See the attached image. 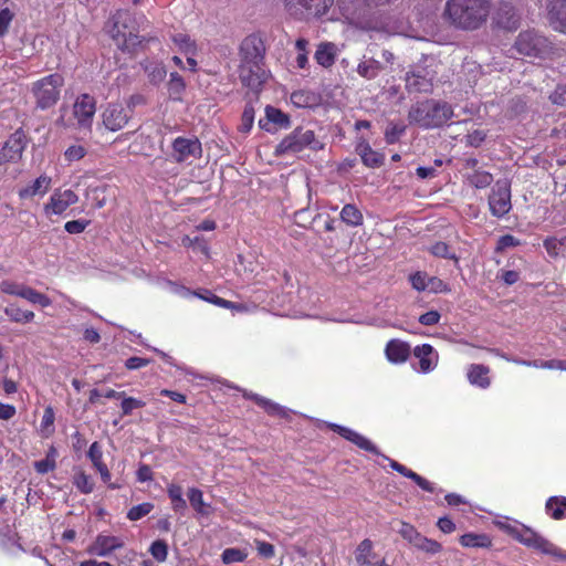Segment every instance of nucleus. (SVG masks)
Segmentation results:
<instances>
[{
    "mask_svg": "<svg viewBox=\"0 0 566 566\" xmlns=\"http://www.w3.org/2000/svg\"><path fill=\"white\" fill-rule=\"evenodd\" d=\"M490 8V0H448L443 17L458 29L475 30L486 21Z\"/></svg>",
    "mask_w": 566,
    "mask_h": 566,
    "instance_id": "1",
    "label": "nucleus"
},
{
    "mask_svg": "<svg viewBox=\"0 0 566 566\" xmlns=\"http://www.w3.org/2000/svg\"><path fill=\"white\" fill-rule=\"evenodd\" d=\"M453 115V109L447 102L426 99L410 107L408 119L410 124L430 129L443 126Z\"/></svg>",
    "mask_w": 566,
    "mask_h": 566,
    "instance_id": "2",
    "label": "nucleus"
},
{
    "mask_svg": "<svg viewBox=\"0 0 566 566\" xmlns=\"http://www.w3.org/2000/svg\"><path fill=\"white\" fill-rule=\"evenodd\" d=\"M305 148L318 150L323 148V144L315 138L313 130L297 127L281 140L275 148V154H296Z\"/></svg>",
    "mask_w": 566,
    "mask_h": 566,
    "instance_id": "3",
    "label": "nucleus"
},
{
    "mask_svg": "<svg viewBox=\"0 0 566 566\" xmlns=\"http://www.w3.org/2000/svg\"><path fill=\"white\" fill-rule=\"evenodd\" d=\"M514 48L522 55L539 59H545L553 50L549 40L535 30L521 32Z\"/></svg>",
    "mask_w": 566,
    "mask_h": 566,
    "instance_id": "4",
    "label": "nucleus"
},
{
    "mask_svg": "<svg viewBox=\"0 0 566 566\" xmlns=\"http://www.w3.org/2000/svg\"><path fill=\"white\" fill-rule=\"evenodd\" d=\"M64 84L62 75L55 73L48 75L33 84L36 106L46 109L56 104L60 98L61 87Z\"/></svg>",
    "mask_w": 566,
    "mask_h": 566,
    "instance_id": "5",
    "label": "nucleus"
},
{
    "mask_svg": "<svg viewBox=\"0 0 566 566\" xmlns=\"http://www.w3.org/2000/svg\"><path fill=\"white\" fill-rule=\"evenodd\" d=\"M521 544L536 549L545 555H551L557 557L559 559H566V553H564L556 545L551 543L548 539L544 538L533 530L522 525L518 528V533L515 538Z\"/></svg>",
    "mask_w": 566,
    "mask_h": 566,
    "instance_id": "6",
    "label": "nucleus"
},
{
    "mask_svg": "<svg viewBox=\"0 0 566 566\" xmlns=\"http://www.w3.org/2000/svg\"><path fill=\"white\" fill-rule=\"evenodd\" d=\"M398 532L403 539L420 551L429 554H437L442 551V545L439 542L423 536L409 523L401 522V527Z\"/></svg>",
    "mask_w": 566,
    "mask_h": 566,
    "instance_id": "7",
    "label": "nucleus"
},
{
    "mask_svg": "<svg viewBox=\"0 0 566 566\" xmlns=\"http://www.w3.org/2000/svg\"><path fill=\"white\" fill-rule=\"evenodd\" d=\"M489 206L494 217L501 218L512 208L511 190L506 181H497L489 197Z\"/></svg>",
    "mask_w": 566,
    "mask_h": 566,
    "instance_id": "8",
    "label": "nucleus"
},
{
    "mask_svg": "<svg viewBox=\"0 0 566 566\" xmlns=\"http://www.w3.org/2000/svg\"><path fill=\"white\" fill-rule=\"evenodd\" d=\"M202 154L201 143L198 138L177 137L172 142V158L176 163H186L200 158Z\"/></svg>",
    "mask_w": 566,
    "mask_h": 566,
    "instance_id": "9",
    "label": "nucleus"
},
{
    "mask_svg": "<svg viewBox=\"0 0 566 566\" xmlns=\"http://www.w3.org/2000/svg\"><path fill=\"white\" fill-rule=\"evenodd\" d=\"M433 72L417 66L406 73V88L410 93H429L432 88Z\"/></svg>",
    "mask_w": 566,
    "mask_h": 566,
    "instance_id": "10",
    "label": "nucleus"
},
{
    "mask_svg": "<svg viewBox=\"0 0 566 566\" xmlns=\"http://www.w3.org/2000/svg\"><path fill=\"white\" fill-rule=\"evenodd\" d=\"M264 52L262 39L255 34L248 35L240 45L241 63L262 64Z\"/></svg>",
    "mask_w": 566,
    "mask_h": 566,
    "instance_id": "11",
    "label": "nucleus"
},
{
    "mask_svg": "<svg viewBox=\"0 0 566 566\" xmlns=\"http://www.w3.org/2000/svg\"><path fill=\"white\" fill-rule=\"evenodd\" d=\"M95 99L88 94L80 95L73 105V118L77 126L90 128L95 115Z\"/></svg>",
    "mask_w": 566,
    "mask_h": 566,
    "instance_id": "12",
    "label": "nucleus"
},
{
    "mask_svg": "<svg viewBox=\"0 0 566 566\" xmlns=\"http://www.w3.org/2000/svg\"><path fill=\"white\" fill-rule=\"evenodd\" d=\"M266 76V72L262 69V64L241 63L239 66V77L241 83L255 93L261 90Z\"/></svg>",
    "mask_w": 566,
    "mask_h": 566,
    "instance_id": "13",
    "label": "nucleus"
},
{
    "mask_svg": "<svg viewBox=\"0 0 566 566\" xmlns=\"http://www.w3.org/2000/svg\"><path fill=\"white\" fill-rule=\"evenodd\" d=\"M78 200L77 195L70 190H55L48 203L44 205V213L50 214H62L70 206L76 203Z\"/></svg>",
    "mask_w": 566,
    "mask_h": 566,
    "instance_id": "14",
    "label": "nucleus"
},
{
    "mask_svg": "<svg viewBox=\"0 0 566 566\" xmlns=\"http://www.w3.org/2000/svg\"><path fill=\"white\" fill-rule=\"evenodd\" d=\"M102 116L104 126L112 132H116L128 123L130 109L125 108L120 104H109Z\"/></svg>",
    "mask_w": 566,
    "mask_h": 566,
    "instance_id": "15",
    "label": "nucleus"
},
{
    "mask_svg": "<svg viewBox=\"0 0 566 566\" xmlns=\"http://www.w3.org/2000/svg\"><path fill=\"white\" fill-rule=\"evenodd\" d=\"M546 8L551 25L566 32V0H547Z\"/></svg>",
    "mask_w": 566,
    "mask_h": 566,
    "instance_id": "16",
    "label": "nucleus"
},
{
    "mask_svg": "<svg viewBox=\"0 0 566 566\" xmlns=\"http://www.w3.org/2000/svg\"><path fill=\"white\" fill-rule=\"evenodd\" d=\"M496 23L507 30L516 29L520 17L514 6L510 2H501L495 11Z\"/></svg>",
    "mask_w": 566,
    "mask_h": 566,
    "instance_id": "17",
    "label": "nucleus"
},
{
    "mask_svg": "<svg viewBox=\"0 0 566 566\" xmlns=\"http://www.w3.org/2000/svg\"><path fill=\"white\" fill-rule=\"evenodd\" d=\"M114 19L115 20H114L113 27L109 30L112 38L114 39V41L116 42V45L120 50L127 51V52H133L137 48V45L140 44L139 36L136 34H133L132 32H129L128 34H126L125 32H122L118 27V23H119L118 19L117 18H114Z\"/></svg>",
    "mask_w": 566,
    "mask_h": 566,
    "instance_id": "18",
    "label": "nucleus"
},
{
    "mask_svg": "<svg viewBox=\"0 0 566 566\" xmlns=\"http://www.w3.org/2000/svg\"><path fill=\"white\" fill-rule=\"evenodd\" d=\"M244 397L253 400L258 406H260L262 409H264V411L270 416H274V417H279V418H289L290 417V413H291L290 409L281 406L268 398H264L258 394L244 392Z\"/></svg>",
    "mask_w": 566,
    "mask_h": 566,
    "instance_id": "19",
    "label": "nucleus"
},
{
    "mask_svg": "<svg viewBox=\"0 0 566 566\" xmlns=\"http://www.w3.org/2000/svg\"><path fill=\"white\" fill-rule=\"evenodd\" d=\"M271 124L279 128H287L290 126V118L279 108L269 105L265 107V118H261L259 120V126L262 129L270 132L272 129L270 127Z\"/></svg>",
    "mask_w": 566,
    "mask_h": 566,
    "instance_id": "20",
    "label": "nucleus"
},
{
    "mask_svg": "<svg viewBox=\"0 0 566 566\" xmlns=\"http://www.w3.org/2000/svg\"><path fill=\"white\" fill-rule=\"evenodd\" d=\"M386 357L394 364L405 363L410 356L411 348L408 343L400 339H391L386 345Z\"/></svg>",
    "mask_w": 566,
    "mask_h": 566,
    "instance_id": "21",
    "label": "nucleus"
},
{
    "mask_svg": "<svg viewBox=\"0 0 566 566\" xmlns=\"http://www.w3.org/2000/svg\"><path fill=\"white\" fill-rule=\"evenodd\" d=\"M356 153L361 158L363 164L368 168H379L385 161V155L374 150L365 140L357 144Z\"/></svg>",
    "mask_w": 566,
    "mask_h": 566,
    "instance_id": "22",
    "label": "nucleus"
},
{
    "mask_svg": "<svg viewBox=\"0 0 566 566\" xmlns=\"http://www.w3.org/2000/svg\"><path fill=\"white\" fill-rule=\"evenodd\" d=\"M124 545L123 541L117 536L98 535L91 548V552L97 556H107Z\"/></svg>",
    "mask_w": 566,
    "mask_h": 566,
    "instance_id": "23",
    "label": "nucleus"
},
{
    "mask_svg": "<svg viewBox=\"0 0 566 566\" xmlns=\"http://www.w3.org/2000/svg\"><path fill=\"white\" fill-rule=\"evenodd\" d=\"M51 177L41 175L30 186H27L19 190V197L21 199L31 198L34 196H44L51 188Z\"/></svg>",
    "mask_w": 566,
    "mask_h": 566,
    "instance_id": "24",
    "label": "nucleus"
},
{
    "mask_svg": "<svg viewBox=\"0 0 566 566\" xmlns=\"http://www.w3.org/2000/svg\"><path fill=\"white\" fill-rule=\"evenodd\" d=\"M459 543L467 548H490L492 538L485 533H465L459 537Z\"/></svg>",
    "mask_w": 566,
    "mask_h": 566,
    "instance_id": "25",
    "label": "nucleus"
},
{
    "mask_svg": "<svg viewBox=\"0 0 566 566\" xmlns=\"http://www.w3.org/2000/svg\"><path fill=\"white\" fill-rule=\"evenodd\" d=\"M87 457L92 461L93 465L96 468V470L99 472L102 480L107 483L111 479V473L106 467V464L103 462V451L102 447L98 442H93L88 449Z\"/></svg>",
    "mask_w": 566,
    "mask_h": 566,
    "instance_id": "26",
    "label": "nucleus"
},
{
    "mask_svg": "<svg viewBox=\"0 0 566 566\" xmlns=\"http://www.w3.org/2000/svg\"><path fill=\"white\" fill-rule=\"evenodd\" d=\"M25 148L24 136L20 132H15L4 143L2 151H6L7 156H12L11 161H15L21 158L22 153Z\"/></svg>",
    "mask_w": 566,
    "mask_h": 566,
    "instance_id": "27",
    "label": "nucleus"
},
{
    "mask_svg": "<svg viewBox=\"0 0 566 566\" xmlns=\"http://www.w3.org/2000/svg\"><path fill=\"white\" fill-rule=\"evenodd\" d=\"M490 369L484 365L473 364L468 371L469 381L483 389L488 388L491 384L489 377Z\"/></svg>",
    "mask_w": 566,
    "mask_h": 566,
    "instance_id": "28",
    "label": "nucleus"
},
{
    "mask_svg": "<svg viewBox=\"0 0 566 566\" xmlns=\"http://www.w3.org/2000/svg\"><path fill=\"white\" fill-rule=\"evenodd\" d=\"M142 65L151 84L158 85L165 80L167 70L163 63L157 61H145Z\"/></svg>",
    "mask_w": 566,
    "mask_h": 566,
    "instance_id": "29",
    "label": "nucleus"
},
{
    "mask_svg": "<svg viewBox=\"0 0 566 566\" xmlns=\"http://www.w3.org/2000/svg\"><path fill=\"white\" fill-rule=\"evenodd\" d=\"M413 354L417 358H419L420 369L422 373H428L436 367V361L431 358L433 354V348L429 344H423L421 346H417L413 350Z\"/></svg>",
    "mask_w": 566,
    "mask_h": 566,
    "instance_id": "30",
    "label": "nucleus"
},
{
    "mask_svg": "<svg viewBox=\"0 0 566 566\" xmlns=\"http://www.w3.org/2000/svg\"><path fill=\"white\" fill-rule=\"evenodd\" d=\"M340 219L349 227H359L364 222L361 211L352 203H347L343 207L340 211Z\"/></svg>",
    "mask_w": 566,
    "mask_h": 566,
    "instance_id": "31",
    "label": "nucleus"
},
{
    "mask_svg": "<svg viewBox=\"0 0 566 566\" xmlns=\"http://www.w3.org/2000/svg\"><path fill=\"white\" fill-rule=\"evenodd\" d=\"M373 542L369 538H365L359 543L355 552L356 563L360 566L371 565V558L375 556L373 552Z\"/></svg>",
    "mask_w": 566,
    "mask_h": 566,
    "instance_id": "32",
    "label": "nucleus"
},
{
    "mask_svg": "<svg viewBox=\"0 0 566 566\" xmlns=\"http://www.w3.org/2000/svg\"><path fill=\"white\" fill-rule=\"evenodd\" d=\"M545 509L554 520L566 517V497H548Z\"/></svg>",
    "mask_w": 566,
    "mask_h": 566,
    "instance_id": "33",
    "label": "nucleus"
},
{
    "mask_svg": "<svg viewBox=\"0 0 566 566\" xmlns=\"http://www.w3.org/2000/svg\"><path fill=\"white\" fill-rule=\"evenodd\" d=\"M315 60L324 67L333 65L335 62V45L332 43L321 44L315 52Z\"/></svg>",
    "mask_w": 566,
    "mask_h": 566,
    "instance_id": "34",
    "label": "nucleus"
},
{
    "mask_svg": "<svg viewBox=\"0 0 566 566\" xmlns=\"http://www.w3.org/2000/svg\"><path fill=\"white\" fill-rule=\"evenodd\" d=\"M167 86L170 98L174 101H181L182 94L186 90V83L177 72L170 73Z\"/></svg>",
    "mask_w": 566,
    "mask_h": 566,
    "instance_id": "35",
    "label": "nucleus"
},
{
    "mask_svg": "<svg viewBox=\"0 0 566 566\" xmlns=\"http://www.w3.org/2000/svg\"><path fill=\"white\" fill-rule=\"evenodd\" d=\"M310 0H284V7L291 17L307 19V7Z\"/></svg>",
    "mask_w": 566,
    "mask_h": 566,
    "instance_id": "36",
    "label": "nucleus"
},
{
    "mask_svg": "<svg viewBox=\"0 0 566 566\" xmlns=\"http://www.w3.org/2000/svg\"><path fill=\"white\" fill-rule=\"evenodd\" d=\"M382 70L380 62L370 59L368 61H363L357 66V73L367 80L375 78L379 72Z\"/></svg>",
    "mask_w": 566,
    "mask_h": 566,
    "instance_id": "37",
    "label": "nucleus"
},
{
    "mask_svg": "<svg viewBox=\"0 0 566 566\" xmlns=\"http://www.w3.org/2000/svg\"><path fill=\"white\" fill-rule=\"evenodd\" d=\"M4 314L9 317L11 322L14 323H28L34 318V313L31 311H23L15 306L14 304H10L4 308Z\"/></svg>",
    "mask_w": 566,
    "mask_h": 566,
    "instance_id": "38",
    "label": "nucleus"
},
{
    "mask_svg": "<svg viewBox=\"0 0 566 566\" xmlns=\"http://www.w3.org/2000/svg\"><path fill=\"white\" fill-rule=\"evenodd\" d=\"M429 252L437 258L453 260L455 263L459 262V258L446 242H434L429 247Z\"/></svg>",
    "mask_w": 566,
    "mask_h": 566,
    "instance_id": "39",
    "label": "nucleus"
},
{
    "mask_svg": "<svg viewBox=\"0 0 566 566\" xmlns=\"http://www.w3.org/2000/svg\"><path fill=\"white\" fill-rule=\"evenodd\" d=\"M467 179L475 188H486L491 185L493 177L491 174L478 169L468 174Z\"/></svg>",
    "mask_w": 566,
    "mask_h": 566,
    "instance_id": "40",
    "label": "nucleus"
},
{
    "mask_svg": "<svg viewBox=\"0 0 566 566\" xmlns=\"http://www.w3.org/2000/svg\"><path fill=\"white\" fill-rule=\"evenodd\" d=\"M20 297L28 300L32 304H39L42 307H46L51 304V301L46 295L27 285L24 286L23 293H20Z\"/></svg>",
    "mask_w": 566,
    "mask_h": 566,
    "instance_id": "41",
    "label": "nucleus"
},
{
    "mask_svg": "<svg viewBox=\"0 0 566 566\" xmlns=\"http://www.w3.org/2000/svg\"><path fill=\"white\" fill-rule=\"evenodd\" d=\"M332 4L333 0H310L307 7V19L325 14Z\"/></svg>",
    "mask_w": 566,
    "mask_h": 566,
    "instance_id": "42",
    "label": "nucleus"
},
{
    "mask_svg": "<svg viewBox=\"0 0 566 566\" xmlns=\"http://www.w3.org/2000/svg\"><path fill=\"white\" fill-rule=\"evenodd\" d=\"M247 557L248 552L245 549L235 547L226 548L221 554V560L227 565L244 562Z\"/></svg>",
    "mask_w": 566,
    "mask_h": 566,
    "instance_id": "43",
    "label": "nucleus"
},
{
    "mask_svg": "<svg viewBox=\"0 0 566 566\" xmlns=\"http://www.w3.org/2000/svg\"><path fill=\"white\" fill-rule=\"evenodd\" d=\"M149 552L158 563H163L168 556V545L164 539H157L151 543Z\"/></svg>",
    "mask_w": 566,
    "mask_h": 566,
    "instance_id": "44",
    "label": "nucleus"
},
{
    "mask_svg": "<svg viewBox=\"0 0 566 566\" xmlns=\"http://www.w3.org/2000/svg\"><path fill=\"white\" fill-rule=\"evenodd\" d=\"M154 509V505L149 502H144L142 504L133 506L127 512V518L130 521H138L149 514Z\"/></svg>",
    "mask_w": 566,
    "mask_h": 566,
    "instance_id": "45",
    "label": "nucleus"
},
{
    "mask_svg": "<svg viewBox=\"0 0 566 566\" xmlns=\"http://www.w3.org/2000/svg\"><path fill=\"white\" fill-rule=\"evenodd\" d=\"M565 239L558 240L556 238H547L544 240L543 245L552 258H557L562 251V248L564 245Z\"/></svg>",
    "mask_w": 566,
    "mask_h": 566,
    "instance_id": "46",
    "label": "nucleus"
},
{
    "mask_svg": "<svg viewBox=\"0 0 566 566\" xmlns=\"http://www.w3.org/2000/svg\"><path fill=\"white\" fill-rule=\"evenodd\" d=\"M86 148L82 145L74 144L66 148L64 151V158L66 161H77L86 155Z\"/></svg>",
    "mask_w": 566,
    "mask_h": 566,
    "instance_id": "47",
    "label": "nucleus"
},
{
    "mask_svg": "<svg viewBox=\"0 0 566 566\" xmlns=\"http://www.w3.org/2000/svg\"><path fill=\"white\" fill-rule=\"evenodd\" d=\"M254 114H255V111H254V107L251 103H248L244 107V111L242 113V117H241V130L244 132V133H248L252 126H253V122H254Z\"/></svg>",
    "mask_w": 566,
    "mask_h": 566,
    "instance_id": "48",
    "label": "nucleus"
},
{
    "mask_svg": "<svg viewBox=\"0 0 566 566\" xmlns=\"http://www.w3.org/2000/svg\"><path fill=\"white\" fill-rule=\"evenodd\" d=\"M146 402L139 400L134 397H125L122 399V413L123 416H128L133 412L134 409H139L145 407Z\"/></svg>",
    "mask_w": 566,
    "mask_h": 566,
    "instance_id": "49",
    "label": "nucleus"
},
{
    "mask_svg": "<svg viewBox=\"0 0 566 566\" xmlns=\"http://www.w3.org/2000/svg\"><path fill=\"white\" fill-rule=\"evenodd\" d=\"M190 506L200 515L208 516L212 512V506L203 501V497H189Z\"/></svg>",
    "mask_w": 566,
    "mask_h": 566,
    "instance_id": "50",
    "label": "nucleus"
},
{
    "mask_svg": "<svg viewBox=\"0 0 566 566\" xmlns=\"http://www.w3.org/2000/svg\"><path fill=\"white\" fill-rule=\"evenodd\" d=\"M53 423H54V411L51 407L44 409V413L41 421V430L46 436L53 432Z\"/></svg>",
    "mask_w": 566,
    "mask_h": 566,
    "instance_id": "51",
    "label": "nucleus"
},
{
    "mask_svg": "<svg viewBox=\"0 0 566 566\" xmlns=\"http://www.w3.org/2000/svg\"><path fill=\"white\" fill-rule=\"evenodd\" d=\"M427 290L432 293H446L450 291L448 284L437 276L428 277Z\"/></svg>",
    "mask_w": 566,
    "mask_h": 566,
    "instance_id": "52",
    "label": "nucleus"
},
{
    "mask_svg": "<svg viewBox=\"0 0 566 566\" xmlns=\"http://www.w3.org/2000/svg\"><path fill=\"white\" fill-rule=\"evenodd\" d=\"M329 428L337 432L339 436H342L344 439L350 441L352 443H355L356 439L358 438V436L360 433L347 428V427H343V426H339V424H336V423H331L329 424Z\"/></svg>",
    "mask_w": 566,
    "mask_h": 566,
    "instance_id": "53",
    "label": "nucleus"
},
{
    "mask_svg": "<svg viewBox=\"0 0 566 566\" xmlns=\"http://www.w3.org/2000/svg\"><path fill=\"white\" fill-rule=\"evenodd\" d=\"M403 133V126L390 124L385 130V139L387 144H395Z\"/></svg>",
    "mask_w": 566,
    "mask_h": 566,
    "instance_id": "54",
    "label": "nucleus"
},
{
    "mask_svg": "<svg viewBox=\"0 0 566 566\" xmlns=\"http://www.w3.org/2000/svg\"><path fill=\"white\" fill-rule=\"evenodd\" d=\"M24 286L12 281H2L0 283V291L6 294L20 296V293H23Z\"/></svg>",
    "mask_w": 566,
    "mask_h": 566,
    "instance_id": "55",
    "label": "nucleus"
},
{
    "mask_svg": "<svg viewBox=\"0 0 566 566\" xmlns=\"http://www.w3.org/2000/svg\"><path fill=\"white\" fill-rule=\"evenodd\" d=\"M74 483L78 491L82 493H91L93 491V483L90 476L85 475L84 473H78L75 475Z\"/></svg>",
    "mask_w": 566,
    "mask_h": 566,
    "instance_id": "56",
    "label": "nucleus"
},
{
    "mask_svg": "<svg viewBox=\"0 0 566 566\" xmlns=\"http://www.w3.org/2000/svg\"><path fill=\"white\" fill-rule=\"evenodd\" d=\"M428 277L429 275L424 272H416L415 274L410 275L412 287L417 291L427 290Z\"/></svg>",
    "mask_w": 566,
    "mask_h": 566,
    "instance_id": "57",
    "label": "nucleus"
},
{
    "mask_svg": "<svg viewBox=\"0 0 566 566\" xmlns=\"http://www.w3.org/2000/svg\"><path fill=\"white\" fill-rule=\"evenodd\" d=\"M88 224H90L88 220H72V221H67L64 224V229H65V231H67L71 234H78V233H82Z\"/></svg>",
    "mask_w": 566,
    "mask_h": 566,
    "instance_id": "58",
    "label": "nucleus"
},
{
    "mask_svg": "<svg viewBox=\"0 0 566 566\" xmlns=\"http://www.w3.org/2000/svg\"><path fill=\"white\" fill-rule=\"evenodd\" d=\"M553 104L558 106H566V84L557 85L555 91L549 95Z\"/></svg>",
    "mask_w": 566,
    "mask_h": 566,
    "instance_id": "59",
    "label": "nucleus"
},
{
    "mask_svg": "<svg viewBox=\"0 0 566 566\" xmlns=\"http://www.w3.org/2000/svg\"><path fill=\"white\" fill-rule=\"evenodd\" d=\"M520 244H521V242H520V240L517 238H515L512 234H505V235L500 237V239L497 240L496 250L497 251H503V250H505L507 248H514V247H517Z\"/></svg>",
    "mask_w": 566,
    "mask_h": 566,
    "instance_id": "60",
    "label": "nucleus"
},
{
    "mask_svg": "<svg viewBox=\"0 0 566 566\" xmlns=\"http://www.w3.org/2000/svg\"><path fill=\"white\" fill-rule=\"evenodd\" d=\"M34 468L38 473L44 474L55 469V461L52 457H45V459L35 461Z\"/></svg>",
    "mask_w": 566,
    "mask_h": 566,
    "instance_id": "61",
    "label": "nucleus"
},
{
    "mask_svg": "<svg viewBox=\"0 0 566 566\" xmlns=\"http://www.w3.org/2000/svg\"><path fill=\"white\" fill-rule=\"evenodd\" d=\"M12 19L13 13L8 8L0 11V36L8 32Z\"/></svg>",
    "mask_w": 566,
    "mask_h": 566,
    "instance_id": "62",
    "label": "nucleus"
},
{
    "mask_svg": "<svg viewBox=\"0 0 566 566\" xmlns=\"http://www.w3.org/2000/svg\"><path fill=\"white\" fill-rule=\"evenodd\" d=\"M256 549L260 556L264 558H272L274 556V546L264 541H255Z\"/></svg>",
    "mask_w": 566,
    "mask_h": 566,
    "instance_id": "63",
    "label": "nucleus"
},
{
    "mask_svg": "<svg viewBox=\"0 0 566 566\" xmlns=\"http://www.w3.org/2000/svg\"><path fill=\"white\" fill-rule=\"evenodd\" d=\"M486 134L483 130H474L467 135V144L472 147H479L485 139Z\"/></svg>",
    "mask_w": 566,
    "mask_h": 566,
    "instance_id": "64",
    "label": "nucleus"
}]
</instances>
